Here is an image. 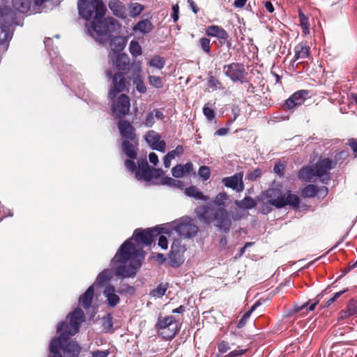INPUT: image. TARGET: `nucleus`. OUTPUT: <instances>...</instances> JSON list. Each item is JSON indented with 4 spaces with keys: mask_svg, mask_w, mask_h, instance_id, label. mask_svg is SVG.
Wrapping results in <instances>:
<instances>
[{
    "mask_svg": "<svg viewBox=\"0 0 357 357\" xmlns=\"http://www.w3.org/2000/svg\"><path fill=\"white\" fill-rule=\"evenodd\" d=\"M114 291V287H109L104 292V294L107 298V303L112 307H114L120 301L119 296L115 294Z\"/></svg>",
    "mask_w": 357,
    "mask_h": 357,
    "instance_id": "f704fd0d",
    "label": "nucleus"
},
{
    "mask_svg": "<svg viewBox=\"0 0 357 357\" xmlns=\"http://www.w3.org/2000/svg\"><path fill=\"white\" fill-rule=\"evenodd\" d=\"M169 265L174 268L178 267L183 262V255L175 242L172 245V250L169 254Z\"/></svg>",
    "mask_w": 357,
    "mask_h": 357,
    "instance_id": "4be33fe9",
    "label": "nucleus"
},
{
    "mask_svg": "<svg viewBox=\"0 0 357 357\" xmlns=\"http://www.w3.org/2000/svg\"><path fill=\"white\" fill-rule=\"evenodd\" d=\"M319 188L314 184H308L301 190V195L305 198L314 197L319 192Z\"/></svg>",
    "mask_w": 357,
    "mask_h": 357,
    "instance_id": "4c0bfd02",
    "label": "nucleus"
},
{
    "mask_svg": "<svg viewBox=\"0 0 357 357\" xmlns=\"http://www.w3.org/2000/svg\"><path fill=\"white\" fill-rule=\"evenodd\" d=\"M198 230V227L193 222V220L188 217L183 218L176 227V231L185 238L195 236Z\"/></svg>",
    "mask_w": 357,
    "mask_h": 357,
    "instance_id": "f8f14e48",
    "label": "nucleus"
},
{
    "mask_svg": "<svg viewBox=\"0 0 357 357\" xmlns=\"http://www.w3.org/2000/svg\"><path fill=\"white\" fill-rule=\"evenodd\" d=\"M133 83L135 84L136 89L138 92L140 93H145L146 92V87L144 81L140 77L135 78Z\"/></svg>",
    "mask_w": 357,
    "mask_h": 357,
    "instance_id": "6e6d98bb",
    "label": "nucleus"
},
{
    "mask_svg": "<svg viewBox=\"0 0 357 357\" xmlns=\"http://www.w3.org/2000/svg\"><path fill=\"white\" fill-rule=\"evenodd\" d=\"M234 344H231L230 345V344L228 342L222 340L218 344V350L219 353L225 354L227 351H228L229 349H231V346H234Z\"/></svg>",
    "mask_w": 357,
    "mask_h": 357,
    "instance_id": "13d9d810",
    "label": "nucleus"
},
{
    "mask_svg": "<svg viewBox=\"0 0 357 357\" xmlns=\"http://www.w3.org/2000/svg\"><path fill=\"white\" fill-rule=\"evenodd\" d=\"M228 199L229 196L225 192H219L212 203L196 207L197 217L205 224L214 223L220 230L228 233L232 225L230 213L226 208Z\"/></svg>",
    "mask_w": 357,
    "mask_h": 357,
    "instance_id": "f257e3e1",
    "label": "nucleus"
},
{
    "mask_svg": "<svg viewBox=\"0 0 357 357\" xmlns=\"http://www.w3.org/2000/svg\"><path fill=\"white\" fill-rule=\"evenodd\" d=\"M313 167L315 176L323 183L327 184L331 179L329 172L334 168V162H332V159L329 158L321 159L313 165Z\"/></svg>",
    "mask_w": 357,
    "mask_h": 357,
    "instance_id": "1a4fd4ad",
    "label": "nucleus"
},
{
    "mask_svg": "<svg viewBox=\"0 0 357 357\" xmlns=\"http://www.w3.org/2000/svg\"><path fill=\"white\" fill-rule=\"evenodd\" d=\"M79 15L84 20L104 17L107 8L102 0H78Z\"/></svg>",
    "mask_w": 357,
    "mask_h": 357,
    "instance_id": "7ed1b4c3",
    "label": "nucleus"
},
{
    "mask_svg": "<svg viewBox=\"0 0 357 357\" xmlns=\"http://www.w3.org/2000/svg\"><path fill=\"white\" fill-rule=\"evenodd\" d=\"M261 176V170L259 168L255 169L254 171L250 172L247 175V178L252 181H257Z\"/></svg>",
    "mask_w": 357,
    "mask_h": 357,
    "instance_id": "680f3d73",
    "label": "nucleus"
},
{
    "mask_svg": "<svg viewBox=\"0 0 357 357\" xmlns=\"http://www.w3.org/2000/svg\"><path fill=\"white\" fill-rule=\"evenodd\" d=\"M286 168L285 162H282L281 161H278L275 162L273 167V172L275 173L279 177L284 176V169Z\"/></svg>",
    "mask_w": 357,
    "mask_h": 357,
    "instance_id": "3c124183",
    "label": "nucleus"
},
{
    "mask_svg": "<svg viewBox=\"0 0 357 357\" xmlns=\"http://www.w3.org/2000/svg\"><path fill=\"white\" fill-rule=\"evenodd\" d=\"M64 341L61 338L56 337L53 338L50 342V350L53 354L52 357H63L60 353V349L63 347Z\"/></svg>",
    "mask_w": 357,
    "mask_h": 357,
    "instance_id": "2f4dec72",
    "label": "nucleus"
},
{
    "mask_svg": "<svg viewBox=\"0 0 357 357\" xmlns=\"http://www.w3.org/2000/svg\"><path fill=\"white\" fill-rule=\"evenodd\" d=\"M201 49L207 54L211 55V41L206 37H202L199 40Z\"/></svg>",
    "mask_w": 357,
    "mask_h": 357,
    "instance_id": "09e8293b",
    "label": "nucleus"
},
{
    "mask_svg": "<svg viewBox=\"0 0 357 357\" xmlns=\"http://www.w3.org/2000/svg\"><path fill=\"white\" fill-rule=\"evenodd\" d=\"M125 73L117 72L113 75L112 70L109 69L105 71L107 77L109 79L112 78V86L108 93V98L110 100H114L119 93L128 90L127 86L129 84V82L124 76Z\"/></svg>",
    "mask_w": 357,
    "mask_h": 357,
    "instance_id": "6e6552de",
    "label": "nucleus"
},
{
    "mask_svg": "<svg viewBox=\"0 0 357 357\" xmlns=\"http://www.w3.org/2000/svg\"><path fill=\"white\" fill-rule=\"evenodd\" d=\"M108 7L114 16L123 20L127 19V8L120 0L109 1Z\"/></svg>",
    "mask_w": 357,
    "mask_h": 357,
    "instance_id": "412c9836",
    "label": "nucleus"
},
{
    "mask_svg": "<svg viewBox=\"0 0 357 357\" xmlns=\"http://www.w3.org/2000/svg\"><path fill=\"white\" fill-rule=\"evenodd\" d=\"M130 98L126 94H121L115 103L112 105V111L119 119L123 118L130 112Z\"/></svg>",
    "mask_w": 357,
    "mask_h": 357,
    "instance_id": "ddd939ff",
    "label": "nucleus"
},
{
    "mask_svg": "<svg viewBox=\"0 0 357 357\" xmlns=\"http://www.w3.org/2000/svg\"><path fill=\"white\" fill-rule=\"evenodd\" d=\"M357 316V298H351L346 307L340 312V319H344L349 317Z\"/></svg>",
    "mask_w": 357,
    "mask_h": 357,
    "instance_id": "cd10ccee",
    "label": "nucleus"
},
{
    "mask_svg": "<svg viewBox=\"0 0 357 357\" xmlns=\"http://www.w3.org/2000/svg\"><path fill=\"white\" fill-rule=\"evenodd\" d=\"M310 91L308 90H299L294 93L286 100L283 107L287 110L294 109L302 105L307 97H309Z\"/></svg>",
    "mask_w": 357,
    "mask_h": 357,
    "instance_id": "2eb2a0df",
    "label": "nucleus"
},
{
    "mask_svg": "<svg viewBox=\"0 0 357 357\" xmlns=\"http://www.w3.org/2000/svg\"><path fill=\"white\" fill-rule=\"evenodd\" d=\"M185 193L188 197H193L197 199H207V197L204 196V194L195 185H191L190 187L187 188L185 190Z\"/></svg>",
    "mask_w": 357,
    "mask_h": 357,
    "instance_id": "58836bf2",
    "label": "nucleus"
},
{
    "mask_svg": "<svg viewBox=\"0 0 357 357\" xmlns=\"http://www.w3.org/2000/svg\"><path fill=\"white\" fill-rule=\"evenodd\" d=\"M129 50L133 57L137 58L142 53V47L137 40H132L129 45Z\"/></svg>",
    "mask_w": 357,
    "mask_h": 357,
    "instance_id": "a18cd8bd",
    "label": "nucleus"
},
{
    "mask_svg": "<svg viewBox=\"0 0 357 357\" xmlns=\"http://www.w3.org/2000/svg\"><path fill=\"white\" fill-rule=\"evenodd\" d=\"M160 233L157 229H137L134 231V238L137 245H149Z\"/></svg>",
    "mask_w": 357,
    "mask_h": 357,
    "instance_id": "9b49d317",
    "label": "nucleus"
},
{
    "mask_svg": "<svg viewBox=\"0 0 357 357\" xmlns=\"http://www.w3.org/2000/svg\"><path fill=\"white\" fill-rule=\"evenodd\" d=\"M155 123L154 114L153 112L147 114L144 124L146 127H151Z\"/></svg>",
    "mask_w": 357,
    "mask_h": 357,
    "instance_id": "774afa93",
    "label": "nucleus"
},
{
    "mask_svg": "<svg viewBox=\"0 0 357 357\" xmlns=\"http://www.w3.org/2000/svg\"><path fill=\"white\" fill-rule=\"evenodd\" d=\"M299 24L302 29V33L304 36L310 33V24L308 18L301 10L298 13Z\"/></svg>",
    "mask_w": 357,
    "mask_h": 357,
    "instance_id": "a19ab883",
    "label": "nucleus"
},
{
    "mask_svg": "<svg viewBox=\"0 0 357 357\" xmlns=\"http://www.w3.org/2000/svg\"><path fill=\"white\" fill-rule=\"evenodd\" d=\"M139 139L136 140H123L121 144L122 152L130 159L135 160L137 157Z\"/></svg>",
    "mask_w": 357,
    "mask_h": 357,
    "instance_id": "6ab92c4d",
    "label": "nucleus"
},
{
    "mask_svg": "<svg viewBox=\"0 0 357 357\" xmlns=\"http://www.w3.org/2000/svg\"><path fill=\"white\" fill-rule=\"evenodd\" d=\"M121 24L112 17L106 18L94 19L91 23L89 31L91 30L99 36H105L109 33L115 32L120 29Z\"/></svg>",
    "mask_w": 357,
    "mask_h": 357,
    "instance_id": "423d86ee",
    "label": "nucleus"
},
{
    "mask_svg": "<svg viewBox=\"0 0 357 357\" xmlns=\"http://www.w3.org/2000/svg\"><path fill=\"white\" fill-rule=\"evenodd\" d=\"M257 306V303H255V305H253L252 306V307L248 312H246L243 314L242 318L238 321V322L237 324V328H243L245 325L248 319L250 318L251 314L256 309Z\"/></svg>",
    "mask_w": 357,
    "mask_h": 357,
    "instance_id": "de8ad7c7",
    "label": "nucleus"
},
{
    "mask_svg": "<svg viewBox=\"0 0 357 357\" xmlns=\"http://www.w3.org/2000/svg\"><path fill=\"white\" fill-rule=\"evenodd\" d=\"M223 72L233 82L243 83L245 81V66L240 63H231L223 66Z\"/></svg>",
    "mask_w": 357,
    "mask_h": 357,
    "instance_id": "9d476101",
    "label": "nucleus"
},
{
    "mask_svg": "<svg viewBox=\"0 0 357 357\" xmlns=\"http://www.w3.org/2000/svg\"><path fill=\"white\" fill-rule=\"evenodd\" d=\"M13 8L22 13H26L31 8V0H12Z\"/></svg>",
    "mask_w": 357,
    "mask_h": 357,
    "instance_id": "72a5a7b5",
    "label": "nucleus"
},
{
    "mask_svg": "<svg viewBox=\"0 0 357 357\" xmlns=\"http://www.w3.org/2000/svg\"><path fill=\"white\" fill-rule=\"evenodd\" d=\"M207 86L213 90H217L218 89H222L224 88L219 79L212 75L209 76L207 79Z\"/></svg>",
    "mask_w": 357,
    "mask_h": 357,
    "instance_id": "49530a36",
    "label": "nucleus"
},
{
    "mask_svg": "<svg viewBox=\"0 0 357 357\" xmlns=\"http://www.w3.org/2000/svg\"><path fill=\"white\" fill-rule=\"evenodd\" d=\"M319 299L318 298L314 303L311 304L307 308L308 303H303L301 305H294L291 309L289 310L288 314L292 315L296 313H298L302 312L303 310H305V313H307L309 311H312L316 307L317 305L319 303ZM305 314V312L303 313V314Z\"/></svg>",
    "mask_w": 357,
    "mask_h": 357,
    "instance_id": "473e14b6",
    "label": "nucleus"
},
{
    "mask_svg": "<svg viewBox=\"0 0 357 357\" xmlns=\"http://www.w3.org/2000/svg\"><path fill=\"white\" fill-rule=\"evenodd\" d=\"M172 176L175 178H181L185 175L182 165H176L172 169Z\"/></svg>",
    "mask_w": 357,
    "mask_h": 357,
    "instance_id": "bf43d9fd",
    "label": "nucleus"
},
{
    "mask_svg": "<svg viewBox=\"0 0 357 357\" xmlns=\"http://www.w3.org/2000/svg\"><path fill=\"white\" fill-rule=\"evenodd\" d=\"M203 113L209 121H212L215 116L214 110L207 106L204 107Z\"/></svg>",
    "mask_w": 357,
    "mask_h": 357,
    "instance_id": "338daca9",
    "label": "nucleus"
},
{
    "mask_svg": "<svg viewBox=\"0 0 357 357\" xmlns=\"http://www.w3.org/2000/svg\"><path fill=\"white\" fill-rule=\"evenodd\" d=\"M151 172V167L149 166L146 158L140 159L138 161V168L135 172L136 178L138 180L151 181L152 180Z\"/></svg>",
    "mask_w": 357,
    "mask_h": 357,
    "instance_id": "aec40b11",
    "label": "nucleus"
},
{
    "mask_svg": "<svg viewBox=\"0 0 357 357\" xmlns=\"http://www.w3.org/2000/svg\"><path fill=\"white\" fill-rule=\"evenodd\" d=\"M268 203L274 206L277 208H282L286 206H289L294 210L299 208L300 198L298 195L287 191L285 194H282L279 190H271L268 192Z\"/></svg>",
    "mask_w": 357,
    "mask_h": 357,
    "instance_id": "39448f33",
    "label": "nucleus"
},
{
    "mask_svg": "<svg viewBox=\"0 0 357 357\" xmlns=\"http://www.w3.org/2000/svg\"><path fill=\"white\" fill-rule=\"evenodd\" d=\"M161 183L176 188H182L183 186V183L181 181L174 179L169 176L163 177L161 180Z\"/></svg>",
    "mask_w": 357,
    "mask_h": 357,
    "instance_id": "c03bdc74",
    "label": "nucleus"
},
{
    "mask_svg": "<svg viewBox=\"0 0 357 357\" xmlns=\"http://www.w3.org/2000/svg\"><path fill=\"white\" fill-rule=\"evenodd\" d=\"M118 128L123 140H136L138 139L136 130L131 123L125 119H120L118 122Z\"/></svg>",
    "mask_w": 357,
    "mask_h": 357,
    "instance_id": "f3484780",
    "label": "nucleus"
},
{
    "mask_svg": "<svg viewBox=\"0 0 357 357\" xmlns=\"http://www.w3.org/2000/svg\"><path fill=\"white\" fill-rule=\"evenodd\" d=\"M235 204L240 208L249 210L256 206L257 202L251 197H245L242 200H236Z\"/></svg>",
    "mask_w": 357,
    "mask_h": 357,
    "instance_id": "c9c22d12",
    "label": "nucleus"
},
{
    "mask_svg": "<svg viewBox=\"0 0 357 357\" xmlns=\"http://www.w3.org/2000/svg\"><path fill=\"white\" fill-rule=\"evenodd\" d=\"M227 31L222 26L218 25L208 26L205 29V33L207 36L219 38L221 37Z\"/></svg>",
    "mask_w": 357,
    "mask_h": 357,
    "instance_id": "e433bc0d",
    "label": "nucleus"
},
{
    "mask_svg": "<svg viewBox=\"0 0 357 357\" xmlns=\"http://www.w3.org/2000/svg\"><path fill=\"white\" fill-rule=\"evenodd\" d=\"M144 259L143 249H137L131 241L126 240L119 248L112 259L115 268V275L123 278L133 277L136 270L139 268Z\"/></svg>",
    "mask_w": 357,
    "mask_h": 357,
    "instance_id": "f03ea898",
    "label": "nucleus"
},
{
    "mask_svg": "<svg viewBox=\"0 0 357 357\" xmlns=\"http://www.w3.org/2000/svg\"><path fill=\"white\" fill-rule=\"evenodd\" d=\"M297 176L299 180L310 182L312 181V179L315 176L314 172V167L312 166H305L303 167L297 174Z\"/></svg>",
    "mask_w": 357,
    "mask_h": 357,
    "instance_id": "c756f323",
    "label": "nucleus"
},
{
    "mask_svg": "<svg viewBox=\"0 0 357 357\" xmlns=\"http://www.w3.org/2000/svg\"><path fill=\"white\" fill-rule=\"evenodd\" d=\"M135 288L126 284H121L117 290V292L120 294H130L132 295L135 294Z\"/></svg>",
    "mask_w": 357,
    "mask_h": 357,
    "instance_id": "603ef678",
    "label": "nucleus"
},
{
    "mask_svg": "<svg viewBox=\"0 0 357 357\" xmlns=\"http://www.w3.org/2000/svg\"><path fill=\"white\" fill-rule=\"evenodd\" d=\"M124 165L126 168L130 172H136L137 169L135 162L134 160L127 159L124 162Z\"/></svg>",
    "mask_w": 357,
    "mask_h": 357,
    "instance_id": "0e129e2a",
    "label": "nucleus"
},
{
    "mask_svg": "<svg viewBox=\"0 0 357 357\" xmlns=\"http://www.w3.org/2000/svg\"><path fill=\"white\" fill-rule=\"evenodd\" d=\"M294 58L293 62L298 59H306L310 56V47L306 43H300L294 47Z\"/></svg>",
    "mask_w": 357,
    "mask_h": 357,
    "instance_id": "bb28decb",
    "label": "nucleus"
},
{
    "mask_svg": "<svg viewBox=\"0 0 357 357\" xmlns=\"http://www.w3.org/2000/svg\"><path fill=\"white\" fill-rule=\"evenodd\" d=\"M108 57L112 65L121 73H128L130 67V61L128 55L126 53L112 54L109 53Z\"/></svg>",
    "mask_w": 357,
    "mask_h": 357,
    "instance_id": "dca6fc26",
    "label": "nucleus"
},
{
    "mask_svg": "<svg viewBox=\"0 0 357 357\" xmlns=\"http://www.w3.org/2000/svg\"><path fill=\"white\" fill-rule=\"evenodd\" d=\"M109 280L108 270H104L97 277L96 282L100 284H105Z\"/></svg>",
    "mask_w": 357,
    "mask_h": 357,
    "instance_id": "5fc2aeb1",
    "label": "nucleus"
},
{
    "mask_svg": "<svg viewBox=\"0 0 357 357\" xmlns=\"http://www.w3.org/2000/svg\"><path fill=\"white\" fill-rule=\"evenodd\" d=\"M14 12L8 6L0 8V25L8 26L12 28L14 22Z\"/></svg>",
    "mask_w": 357,
    "mask_h": 357,
    "instance_id": "5701e85b",
    "label": "nucleus"
},
{
    "mask_svg": "<svg viewBox=\"0 0 357 357\" xmlns=\"http://www.w3.org/2000/svg\"><path fill=\"white\" fill-rule=\"evenodd\" d=\"M153 29L152 22L148 20H142L138 22L132 28V30L135 32L139 31L142 33H149Z\"/></svg>",
    "mask_w": 357,
    "mask_h": 357,
    "instance_id": "7c9ffc66",
    "label": "nucleus"
},
{
    "mask_svg": "<svg viewBox=\"0 0 357 357\" xmlns=\"http://www.w3.org/2000/svg\"><path fill=\"white\" fill-rule=\"evenodd\" d=\"M167 288L168 283H160L157 286L155 289H153L151 291L150 294L153 297L160 298L165 295Z\"/></svg>",
    "mask_w": 357,
    "mask_h": 357,
    "instance_id": "37998d69",
    "label": "nucleus"
},
{
    "mask_svg": "<svg viewBox=\"0 0 357 357\" xmlns=\"http://www.w3.org/2000/svg\"><path fill=\"white\" fill-rule=\"evenodd\" d=\"M348 156L349 153L345 151H341L336 153L334 156V160H332V162H334V167L338 162L342 163L345 159L347 158Z\"/></svg>",
    "mask_w": 357,
    "mask_h": 357,
    "instance_id": "8fccbe9b",
    "label": "nucleus"
},
{
    "mask_svg": "<svg viewBox=\"0 0 357 357\" xmlns=\"http://www.w3.org/2000/svg\"><path fill=\"white\" fill-rule=\"evenodd\" d=\"M184 149L182 146L178 145L176 149L173 151L168 152V156L174 159L176 156H181L183 155Z\"/></svg>",
    "mask_w": 357,
    "mask_h": 357,
    "instance_id": "e2e57ef3",
    "label": "nucleus"
},
{
    "mask_svg": "<svg viewBox=\"0 0 357 357\" xmlns=\"http://www.w3.org/2000/svg\"><path fill=\"white\" fill-rule=\"evenodd\" d=\"M94 296V287L93 285L90 286L86 291L82 294L79 298V303L85 310L89 309L92 303Z\"/></svg>",
    "mask_w": 357,
    "mask_h": 357,
    "instance_id": "a878e982",
    "label": "nucleus"
},
{
    "mask_svg": "<svg viewBox=\"0 0 357 357\" xmlns=\"http://www.w3.org/2000/svg\"><path fill=\"white\" fill-rule=\"evenodd\" d=\"M128 9L129 15L132 18H135L142 13L144 10V6L137 2L131 3L128 5Z\"/></svg>",
    "mask_w": 357,
    "mask_h": 357,
    "instance_id": "ea45409f",
    "label": "nucleus"
},
{
    "mask_svg": "<svg viewBox=\"0 0 357 357\" xmlns=\"http://www.w3.org/2000/svg\"><path fill=\"white\" fill-rule=\"evenodd\" d=\"M148 65L151 67L161 70L165 65V60L163 57L155 55L148 62Z\"/></svg>",
    "mask_w": 357,
    "mask_h": 357,
    "instance_id": "79ce46f5",
    "label": "nucleus"
},
{
    "mask_svg": "<svg viewBox=\"0 0 357 357\" xmlns=\"http://www.w3.org/2000/svg\"><path fill=\"white\" fill-rule=\"evenodd\" d=\"M110 49L112 54H121V52L125 48L126 45V40L123 37L116 36L110 40Z\"/></svg>",
    "mask_w": 357,
    "mask_h": 357,
    "instance_id": "c85d7f7f",
    "label": "nucleus"
},
{
    "mask_svg": "<svg viewBox=\"0 0 357 357\" xmlns=\"http://www.w3.org/2000/svg\"><path fill=\"white\" fill-rule=\"evenodd\" d=\"M61 349H63L64 357H78L81 349L79 344L73 341L68 343L66 341Z\"/></svg>",
    "mask_w": 357,
    "mask_h": 357,
    "instance_id": "393cba45",
    "label": "nucleus"
},
{
    "mask_svg": "<svg viewBox=\"0 0 357 357\" xmlns=\"http://www.w3.org/2000/svg\"><path fill=\"white\" fill-rule=\"evenodd\" d=\"M149 84L155 88L160 89L163 86L162 81L160 77L150 75L149 77Z\"/></svg>",
    "mask_w": 357,
    "mask_h": 357,
    "instance_id": "864d4df0",
    "label": "nucleus"
},
{
    "mask_svg": "<svg viewBox=\"0 0 357 357\" xmlns=\"http://www.w3.org/2000/svg\"><path fill=\"white\" fill-rule=\"evenodd\" d=\"M155 328L160 335L167 340L173 339L180 330L177 321L172 315L160 316L155 324Z\"/></svg>",
    "mask_w": 357,
    "mask_h": 357,
    "instance_id": "0eeeda50",
    "label": "nucleus"
},
{
    "mask_svg": "<svg viewBox=\"0 0 357 357\" xmlns=\"http://www.w3.org/2000/svg\"><path fill=\"white\" fill-rule=\"evenodd\" d=\"M248 351V349H235L228 353L225 357H238L243 356Z\"/></svg>",
    "mask_w": 357,
    "mask_h": 357,
    "instance_id": "69168bd1",
    "label": "nucleus"
},
{
    "mask_svg": "<svg viewBox=\"0 0 357 357\" xmlns=\"http://www.w3.org/2000/svg\"><path fill=\"white\" fill-rule=\"evenodd\" d=\"M161 136L154 130H149L145 139L150 145L152 149L164 153L165 151L166 143L164 140H160Z\"/></svg>",
    "mask_w": 357,
    "mask_h": 357,
    "instance_id": "a211bd4d",
    "label": "nucleus"
},
{
    "mask_svg": "<svg viewBox=\"0 0 357 357\" xmlns=\"http://www.w3.org/2000/svg\"><path fill=\"white\" fill-rule=\"evenodd\" d=\"M198 175L203 178L204 181H206L210 178L211 171L208 166H201L198 170Z\"/></svg>",
    "mask_w": 357,
    "mask_h": 357,
    "instance_id": "4d7b16f0",
    "label": "nucleus"
},
{
    "mask_svg": "<svg viewBox=\"0 0 357 357\" xmlns=\"http://www.w3.org/2000/svg\"><path fill=\"white\" fill-rule=\"evenodd\" d=\"M243 172H239L232 176L224 177L222 183L227 188H231L236 192H241L244 190Z\"/></svg>",
    "mask_w": 357,
    "mask_h": 357,
    "instance_id": "4468645a",
    "label": "nucleus"
},
{
    "mask_svg": "<svg viewBox=\"0 0 357 357\" xmlns=\"http://www.w3.org/2000/svg\"><path fill=\"white\" fill-rule=\"evenodd\" d=\"M13 36V29L12 28L8 26L0 25V46H3L6 50Z\"/></svg>",
    "mask_w": 357,
    "mask_h": 357,
    "instance_id": "b1692460",
    "label": "nucleus"
},
{
    "mask_svg": "<svg viewBox=\"0 0 357 357\" xmlns=\"http://www.w3.org/2000/svg\"><path fill=\"white\" fill-rule=\"evenodd\" d=\"M70 323L61 321L57 326V332L60 333L59 338L68 341L70 336L75 335L80 327L81 324L84 321V313L83 310L77 307L69 315Z\"/></svg>",
    "mask_w": 357,
    "mask_h": 357,
    "instance_id": "20e7f679",
    "label": "nucleus"
},
{
    "mask_svg": "<svg viewBox=\"0 0 357 357\" xmlns=\"http://www.w3.org/2000/svg\"><path fill=\"white\" fill-rule=\"evenodd\" d=\"M229 33L226 31L225 33H223L221 37L218 38L219 43L221 46L226 45L227 47L229 49L231 46V42L229 40Z\"/></svg>",
    "mask_w": 357,
    "mask_h": 357,
    "instance_id": "052dcab7",
    "label": "nucleus"
}]
</instances>
